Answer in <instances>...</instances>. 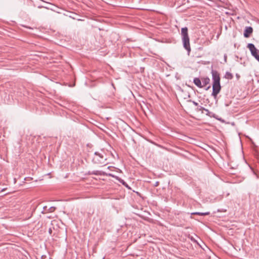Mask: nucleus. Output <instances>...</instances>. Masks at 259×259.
<instances>
[{
    "instance_id": "1",
    "label": "nucleus",
    "mask_w": 259,
    "mask_h": 259,
    "mask_svg": "<svg viewBox=\"0 0 259 259\" xmlns=\"http://www.w3.org/2000/svg\"><path fill=\"white\" fill-rule=\"evenodd\" d=\"M212 79V92L211 96L215 98L220 92L221 86L220 83V76L219 72L215 70H211Z\"/></svg>"
},
{
    "instance_id": "2",
    "label": "nucleus",
    "mask_w": 259,
    "mask_h": 259,
    "mask_svg": "<svg viewBox=\"0 0 259 259\" xmlns=\"http://www.w3.org/2000/svg\"><path fill=\"white\" fill-rule=\"evenodd\" d=\"M188 31V29L187 27H183L181 29V34L182 36L183 47L187 50L188 55H189L191 50L190 45V38Z\"/></svg>"
},
{
    "instance_id": "3",
    "label": "nucleus",
    "mask_w": 259,
    "mask_h": 259,
    "mask_svg": "<svg viewBox=\"0 0 259 259\" xmlns=\"http://www.w3.org/2000/svg\"><path fill=\"white\" fill-rule=\"evenodd\" d=\"M107 160L106 155L104 151L101 150L95 152L93 157L92 161L94 163L97 164H106Z\"/></svg>"
},
{
    "instance_id": "4",
    "label": "nucleus",
    "mask_w": 259,
    "mask_h": 259,
    "mask_svg": "<svg viewBox=\"0 0 259 259\" xmlns=\"http://www.w3.org/2000/svg\"><path fill=\"white\" fill-rule=\"evenodd\" d=\"M247 48L249 49L251 55L256 59L259 56V50H257L253 44L249 43L247 45Z\"/></svg>"
},
{
    "instance_id": "5",
    "label": "nucleus",
    "mask_w": 259,
    "mask_h": 259,
    "mask_svg": "<svg viewBox=\"0 0 259 259\" xmlns=\"http://www.w3.org/2000/svg\"><path fill=\"white\" fill-rule=\"evenodd\" d=\"M89 174L94 175L96 176H108L112 177H114V176L111 174L107 173L106 171H103L101 170H93L92 171H89Z\"/></svg>"
},
{
    "instance_id": "6",
    "label": "nucleus",
    "mask_w": 259,
    "mask_h": 259,
    "mask_svg": "<svg viewBox=\"0 0 259 259\" xmlns=\"http://www.w3.org/2000/svg\"><path fill=\"white\" fill-rule=\"evenodd\" d=\"M253 29L251 27H246L244 31V36L246 38L249 37L250 35L252 33Z\"/></svg>"
},
{
    "instance_id": "7",
    "label": "nucleus",
    "mask_w": 259,
    "mask_h": 259,
    "mask_svg": "<svg viewBox=\"0 0 259 259\" xmlns=\"http://www.w3.org/2000/svg\"><path fill=\"white\" fill-rule=\"evenodd\" d=\"M193 82L198 88H201L203 87V85H202L201 81L199 78H194L193 80Z\"/></svg>"
},
{
    "instance_id": "8",
    "label": "nucleus",
    "mask_w": 259,
    "mask_h": 259,
    "mask_svg": "<svg viewBox=\"0 0 259 259\" xmlns=\"http://www.w3.org/2000/svg\"><path fill=\"white\" fill-rule=\"evenodd\" d=\"M204 111L205 112V114L207 116L210 117H213L214 118L217 119L215 114H214L213 112H210L207 109H205Z\"/></svg>"
},
{
    "instance_id": "9",
    "label": "nucleus",
    "mask_w": 259,
    "mask_h": 259,
    "mask_svg": "<svg viewBox=\"0 0 259 259\" xmlns=\"http://www.w3.org/2000/svg\"><path fill=\"white\" fill-rule=\"evenodd\" d=\"M209 81H210V79L208 77H204V78H202V82L203 83L202 85H203V87H204L206 85H207V84H208L209 83Z\"/></svg>"
},
{
    "instance_id": "10",
    "label": "nucleus",
    "mask_w": 259,
    "mask_h": 259,
    "mask_svg": "<svg viewBox=\"0 0 259 259\" xmlns=\"http://www.w3.org/2000/svg\"><path fill=\"white\" fill-rule=\"evenodd\" d=\"M226 78L228 79H232L233 77L232 74L229 72H226L224 76Z\"/></svg>"
},
{
    "instance_id": "11",
    "label": "nucleus",
    "mask_w": 259,
    "mask_h": 259,
    "mask_svg": "<svg viewBox=\"0 0 259 259\" xmlns=\"http://www.w3.org/2000/svg\"><path fill=\"white\" fill-rule=\"evenodd\" d=\"M209 214H210L209 212H194V213H192V214H197V215H202V216L207 215H209Z\"/></svg>"
},
{
    "instance_id": "12",
    "label": "nucleus",
    "mask_w": 259,
    "mask_h": 259,
    "mask_svg": "<svg viewBox=\"0 0 259 259\" xmlns=\"http://www.w3.org/2000/svg\"><path fill=\"white\" fill-rule=\"evenodd\" d=\"M119 181L120 182V183H121L123 185H124L125 187H126V188H128V189H130V187H128V185L126 184V183H125L123 180L122 179H119Z\"/></svg>"
},
{
    "instance_id": "13",
    "label": "nucleus",
    "mask_w": 259,
    "mask_h": 259,
    "mask_svg": "<svg viewBox=\"0 0 259 259\" xmlns=\"http://www.w3.org/2000/svg\"><path fill=\"white\" fill-rule=\"evenodd\" d=\"M205 109V108H204L203 107L199 106L197 108V110L198 111H201L202 113H203V111H204Z\"/></svg>"
},
{
    "instance_id": "14",
    "label": "nucleus",
    "mask_w": 259,
    "mask_h": 259,
    "mask_svg": "<svg viewBox=\"0 0 259 259\" xmlns=\"http://www.w3.org/2000/svg\"><path fill=\"white\" fill-rule=\"evenodd\" d=\"M55 208L54 207H50L49 209V212H53L55 210Z\"/></svg>"
},
{
    "instance_id": "15",
    "label": "nucleus",
    "mask_w": 259,
    "mask_h": 259,
    "mask_svg": "<svg viewBox=\"0 0 259 259\" xmlns=\"http://www.w3.org/2000/svg\"><path fill=\"white\" fill-rule=\"evenodd\" d=\"M190 102H192L193 103V104L196 106H197L198 105V103H197L196 102L194 101H191V100H190L189 101Z\"/></svg>"
},
{
    "instance_id": "16",
    "label": "nucleus",
    "mask_w": 259,
    "mask_h": 259,
    "mask_svg": "<svg viewBox=\"0 0 259 259\" xmlns=\"http://www.w3.org/2000/svg\"><path fill=\"white\" fill-rule=\"evenodd\" d=\"M49 234H52V229H51V228H49Z\"/></svg>"
},
{
    "instance_id": "17",
    "label": "nucleus",
    "mask_w": 259,
    "mask_h": 259,
    "mask_svg": "<svg viewBox=\"0 0 259 259\" xmlns=\"http://www.w3.org/2000/svg\"><path fill=\"white\" fill-rule=\"evenodd\" d=\"M38 8H47L46 7H45V6H38Z\"/></svg>"
},
{
    "instance_id": "18",
    "label": "nucleus",
    "mask_w": 259,
    "mask_h": 259,
    "mask_svg": "<svg viewBox=\"0 0 259 259\" xmlns=\"http://www.w3.org/2000/svg\"><path fill=\"white\" fill-rule=\"evenodd\" d=\"M190 239L192 241H194V242H195V240L193 238V237H190Z\"/></svg>"
},
{
    "instance_id": "19",
    "label": "nucleus",
    "mask_w": 259,
    "mask_h": 259,
    "mask_svg": "<svg viewBox=\"0 0 259 259\" xmlns=\"http://www.w3.org/2000/svg\"><path fill=\"white\" fill-rule=\"evenodd\" d=\"M236 76L238 79L240 78V75L238 74H236Z\"/></svg>"
},
{
    "instance_id": "20",
    "label": "nucleus",
    "mask_w": 259,
    "mask_h": 259,
    "mask_svg": "<svg viewBox=\"0 0 259 259\" xmlns=\"http://www.w3.org/2000/svg\"><path fill=\"white\" fill-rule=\"evenodd\" d=\"M158 185H159V182H156V183L155 184V186H157Z\"/></svg>"
},
{
    "instance_id": "21",
    "label": "nucleus",
    "mask_w": 259,
    "mask_h": 259,
    "mask_svg": "<svg viewBox=\"0 0 259 259\" xmlns=\"http://www.w3.org/2000/svg\"><path fill=\"white\" fill-rule=\"evenodd\" d=\"M47 207L46 206L44 207V208H44V211H46V210H47Z\"/></svg>"
},
{
    "instance_id": "22",
    "label": "nucleus",
    "mask_w": 259,
    "mask_h": 259,
    "mask_svg": "<svg viewBox=\"0 0 259 259\" xmlns=\"http://www.w3.org/2000/svg\"><path fill=\"white\" fill-rule=\"evenodd\" d=\"M256 59L259 62V56H257V57Z\"/></svg>"
},
{
    "instance_id": "23",
    "label": "nucleus",
    "mask_w": 259,
    "mask_h": 259,
    "mask_svg": "<svg viewBox=\"0 0 259 259\" xmlns=\"http://www.w3.org/2000/svg\"><path fill=\"white\" fill-rule=\"evenodd\" d=\"M226 60H227V57H226V56H225V60L226 62Z\"/></svg>"
},
{
    "instance_id": "24",
    "label": "nucleus",
    "mask_w": 259,
    "mask_h": 259,
    "mask_svg": "<svg viewBox=\"0 0 259 259\" xmlns=\"http://www.w3.org/2000/svg\"><path fill=\"white\" fill-rule=\"evenodd\" d=\"M210 88V86L208 87L206 89V90H208Z\"/></svg>"
}]
</instances>
